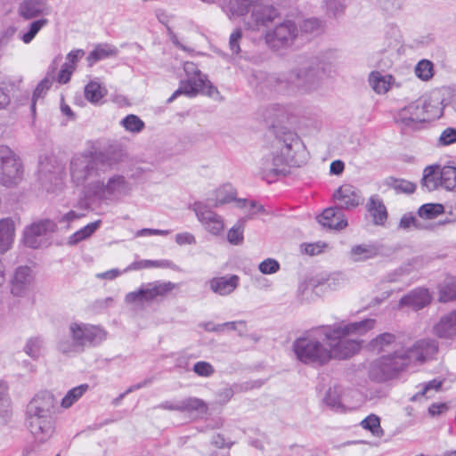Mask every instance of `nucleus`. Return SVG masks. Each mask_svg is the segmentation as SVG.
Listing matches in <instances>:
<instances>
[{"mask_svg": "<svg viewBox=\"0 0 456 456\" xmlns=\"http://www.w3.org/2000/svg\"><path fill=\"white\" fill-rule=\"evenodd\" d=\"M375 325L374 319L322 325L297 338L293 351L298 361L313 366H323L332 359L346 360L360 351L363 341L359 338Z\"/></svg>", "mask_w": 456, "mask_h": 456, "instance_id": "obj_1", "label": "nucleus"}, {"mask_svg": "<svg viewBox=\"0 0 456 456\" xmlns=\"http://www.w3.org/2000/svg\"><path fill=\"white\" fill-rule=\"evenodd\" d=\"M437 350L438 345L433 339H419L412 344L402 345L392 353L374 360L370 365V376L378 382L393 379L408 368L431 359Z\"/></svg>", "mask_w": 456, "mask_h": 456, "instance_id": "obj_2", "label": "nucleus"}, {"mask_svg": "<svg viewBox=\"0 0 456 456\" xmlns=\"http://www.w3.org/2000/svg\"><path fill=\"white\" fill-rule=\"evenodd\" d=\"M324 77V68L319 61H306L289 70L271 74L266 84L278 94L296 95L317 90Z\"/></svg>", "mask_w": 456, "mask_h": 456, "instance_id": "obj_3", "label": "nucleus"}, {"mask_svg": "<svg viewBox=\"0 0 456 456\" xmlns=\"http://www.w3.org/2000/svg\"><path fill=\"white\" fill-rule=\"evenodd\" d=\"M306 150L295 134H289L283 140L277 139L269 153L260 162V175L263 179L272 183L279 175H285L291 167H300L306 162Z\"/></svg>", "mask_w": 456, "mask_h": 456, "instance_id": "obj_4", "label": "nucleus"}, {"mask_svg": "<svg viewBox=\"0 0 456 456\" xmlns=\"http://www.w3.org/2000/svg\"><path fill=\"white\" fill-rule=\"evenodd\" d=\"M56 401L50 392L36 395L27 406L26 424L38 444L48 441L54 433L53 410Z\"/></svg>", "mask_w": 456, "mask_h": 456, "instance_id": "obj_5", "label": "nucleus"}, {"mask_svg": "<svg viewBox=\"0 0 456 456\" xmlns=\"http://www.w3.org/2000/svg\"><path fill=\"white\" fill-rule=\"evenodd\" d=\"M109 157L107 153L99 152H82L75 154L69 163V175L73 183L76 185L86 186L93 181L99 180L102 168L107 164Z\"/></svg>", "mask_w": 456, "mask_h": 456, "instance_id": "obj_6", "label": "nucleus"}, {"mask_svg": "<svg viewBox=\"0 0 456 456\" xmlns=\"http://www.w3.org/2000/svg\"><path fill=\"white\" fill-rule=\"evenodd\" d=\"M442 114L437 104L422 96L401 108L395 116V122L404 129L417 130L425 123L439 118Z\"/></svg>", "mask_w": 456, "mask_h": 456, "instance_id": "obj_7", "label": "nucleus"}, {"mask_svg": "<svg viewBox=\"0 0 456 456\" xmlns=\"http://www.w3.org/2000/svg\"><path fill=\"white\" fill-rule=\"evenodd\" d=\"M133 190V183L121 174H113L106 181L99 179L87 185V192L102 201H119L129 197Z\"/></svg>", "mask_w": 456, "mask_h": 456, "instance_id": "obj_8", "label": "nucleus"}, {"mask_svg": "<svg viewBox=\"0 0 456 456\" xmlns=\"http://www.w3.org/2000/svg\"><path fill=\"white\" fill-rule=\"evenodd\" d=\"M175 289L171 281H156L142 284L137 290L129 292L125 297V303L137 309H142L146 305L162 297Z\"/></svg>", "mask_w": 456, "mask_h": 456, "instance_id": "obj_9", "label": "nucleus"}, {"mask_svg": "<svg viewBox=\"0 0 456 456\" xmlns=\"http://www.w3.org/2000/svg\"><path fill=\"white\" fill-rule=\"evenodd\" d=\"M23 166L20 159L6 146H0V183L13 186L22 178Z\"/></svg>", "mask_w": 456, "mask_h": 456, "instance_id": "obj_10", "label": "nucleus"}, {"mask_svg": "<svg viewBox=\"0 0 456 456\" xmlns=\"http://www.w3.org/2000/svg\"><path fill=\"white\" fill-rule=\"evenodd\" d=\"M297 34L298 29L295 22L286 20L273 29H268L265 34V41L273 50L284 49L293 45Z\"/></svg>", "mask_w": 456, "mask_h": 456, "instance_id": "obj_11", "label": "nucleus"}, {"mask_svg": "<svg viewBox=\"0 0 456 456\" xmlns=\"http://www.w3.org/2000/svg\"><path fill=\"white\" fill-rule=\"evenodd\" d=\"M69 332L82 351L86 346L101 343L106 338V332L101 327L83 322H71Z\"/></svg>", "mask_w": 456, "mask_h": 456, "instance_id": "obj_12", "label": "nucleus"}, {"mask_svg": "<svg viewBox=\"0 0 456 456\" xmlns=\"http://www.w3.org/2000/svg\"><path fill=\"white\" fill-rule=\"evenodd\" d=\"M198 221L205 230L214 236L220 235L224 230V220L222 216L212 210L202 201L194 202L191 206Z\"/></svg>", "mask_w": 456, "mask_h": 456, "instance_id": "obj_13", "label": "nucleus"}, {"mask_svg": "<svg viewBox=\"0 0 456 456\" xmlns=\"http://www.w3.org/2000/svg\"><path fill=\"white\" fill-rule=\"evenodd\" d=\"M56 227V224L50 219L30 224L24 231V244L31 248H41L46 243L45 236L55 232Z\"/></svg>", "mask_w": 456, "mask_h": 456, "instance_id": "obj_14", "label": "nucleus"}, {"mask_svg": "<svg viewBox=\"0 0 456 456\" xmlns=\"http://www.w3.org/2000/svg\"><path fill=\"white\" fill-rule=\"evenodd\" d=\"M279 17V12L272 5H261L258 4L251 11L250 17L245 22V27L249 30H258L261 27H267Z\"/></svg>", "mask_w": 456, "mask_h": 456, "instance_id": "obj_15", "label": "nucleus"}, {"mask_svg": "<svg viewBox=\"0 0 456 456\" xmlns=\"http://www.w3.org/2000/svg\"><path fill=\"white\" fill-rule=\"evenodd\" d=\"M35 277L31 268L20 266L11 281V292L14 297H26L32 289Z\"/></svg>", "mask_w": 456, "mask_h": 456, "instance_id": "obj_16", "label": "nucleus"}, {"mask_svg": "<svg viewBox=\"0 0 456 456\" xmlns=\"http://www.w3.org/2000/svg\"><path fill=\"white\" fill-rule=\"evenodd\" d=\"M333 199L339 209H351L358 207L362 197L360 191L351 184H343L333 193Z\"/></svg>", "mask_w": 456, "mask_h": 456, "instance_id": "obj_17", "label": "nucleus"}, {"mask_svg": "<svg viewBox=\"0 0 456 456\" xmlns=\"http://www.w3.org/2000/svg\"><path fill=\"white\" fill-rule=\"evenodd\" d=\"M261 3V0H221L219 4L230 20L246 15Z\"/></svg>", "mask_w": 456, "mask_h": 456, "instance_id": "obj_18", "label": "nucleus"}, {"mask_svg": "<svg viewBox=\"0 0 456 456\" xmlns=\"http://www.w3.org/2000/svg\"><path fill=\"white\" fill-rule=\"evenodd\" d=\"M205 75H200L198 78L190 77L181 83L179 88L168 98L167 102H172L177 96L185 94L190 97L195 96L200 92H204L208 84Z\"/></svg>", "mask_w": 456, "mask_h": 456, "instance_id": "obj_19", "label": "nucleus"}, {"mask_svg": "<svg viewBox=\"0 0 456 456\" xmlns=\"http://www.w3.org/2000/svg\"><path fill=\"white\" fill-rule=\"evenodd\" d=\"M18 13L25 20H31L48 14L49 6L46 0H24L19 5Z\"/></svg>", "mask_w": 456, "mask_h": 456, "instance_id": "obj_20", "label": "nucleus"}, {"mask_svg": "<svg viewBox=\"0 0 456 456\" xmlns=\"http://www.w3.org/2000/svg\"><path fill=\"white\" fill-rule=\"evenodd\" d=\"M435 335L440 338H456V310H453L441 317L433 328Z\"/></svg>", "mask_w": 456, "mask_h": 456, "instance_id": "obj_21", "label": "nucleus"}, {"mask_svg": "<svg viewBox=\"0 0 456 456\" xmlns=\"http://www.w3.org/2000/svg\"><path fill=\"white\" fill-rule=\"evenodd\" d=\"M431 302V296L427 289L419 288L413 289L409 294L402 297L399 301L401 306H410L414 310H419Z\"/></svg>", "mask_w": 456, "mask_h": 456, "instance_id": "obj_22", "label": "nucleus"}, {"mask_svg": "<svg viewBox=\"0 0 456 456\" xmlns=\"http://www.w3.org/2000/svg\"><path fill=\"white\" fill-rule=\"evenodd\" d=\"M317 219L321 225L330 229L341 230L347 225L344 215L333 208H326Z\"/></svg>", "mask_w": 456, "mask_h": 456, "instance_id": "obj_23", "label": "nucleus"}, {"mask_svg": "<svg viewBox=\"0 0 456 456\" xmlns=\"http://www.w3.org/2000/svg\"><path fill=\"white\" fill-rule=\"evenodd\" d=\"M367 211L372 217L373 224L383 225L387 219V211L385 204L379 195H371L366 205Z\"/></svg>", "mask_w": 456, "mask_h": 456, "instance_id": "obj_24", "label": "nucleus"}, {"mask_svg": "<svg viewBox=\"0 0 456 456\" xmlns=\"http://www.w3.org/2000/svg\"><path fill=\"white\" fill-rule=\"evenodd\" d=\"M15 225L10 217L0 219V254L8 251L14 241Z\"/></svg>", "mask_w": 456, "mask_h": 456, "instance_id": "obj_25", "label": "nucleus"}, {"mask_svg": "<svg viewBox=\"0 0 456 456\" xmlns=\"http://www.w3.org/2000/svg\"><path fill=\"white\" fill-rule=\"evenodd\" d=\"M210 289L216 294L226 296L231 294L239 285V277L231 275L213 278L209 281Z\"/></svg>", "mask_w": 456, "mask_h": 456, "instance_id": "obj_26", "label": "nucleus"}, {"mask_svg": "<svg viewBox=\"0 0 456 456\" xmlns=\"http://www.w3.org/2000/svg\"><path fill=\"white\" fill-rule=\"evenodd\" d=\"M369 83L375 93L385 94L394 85L395 78L391 75H383L379 71H372L369 76Z\"/></svg>", "mask_w": 456, "mask_h": 456, "instance_id": "obj_27", "label": "nucleus"}, {"mask_svg": "<svg viewBox=\"0 0 456 456\" xmlns=\"http://www.w3.org/2000/svg\"><path fill=\"white\" fill-rule=\"evenodd\" d=\"M395 341L396 338L395 334L385 332L371 339L368 344V349L374 354L386 352L393 348L394 346H396Z\"/></svg>", "mask_w": 456, "mask_h": 456, "instance_id": "obj_28", "label": "nucleus"}, {"mask_svg": "<svg viewBox=\"0 0 456 456\" xmlns=\"http://www.w3.org/2000/svg\"><path fill=\"white\" fill-rule=\"evenodd\" d=\"M440 170L441 167L438 165H432L425 167L421 184L428 191H435L441 187Z\"/></svg>", "mask_w": 456, "mask_h": 456, "instance_id": "obj_29", "label": "nucleus"}, {"mask_svg": "<svg viewBox=\"0 0 456 456\" xmlns=\"http://www.w3.org/2000/svg\"><path fill=\"white\" fill-rule=\"evenodd\" d=\"M378 255V248L371 244H360L352 247L349 256L354 262L366 261Z\"/></svg>", "mask_w": 456, "mask_h": 456, "instance_id": "obj_30", "label": "nucleus"}, {"mask_svg": "<svg viewBox=\"0 0 456 456\" xmlns=\"http://www.w3.org/2000/svg\"><path fill=\"white\" fill-rule=\"evenodd\" d=\"M118 53V49L109 44H99L95 48L90 52L87 56L89 66L94 65L97 61L106 59L110 56H115Z\"/></svg>", "mask_w": 456, "mask_h": 456, "instance_id": "obj_31", "label": "nucleus"}, {"mask_svg": "<svg viewBox=\"0 0 456 456\" xmlns=\"http://www.w3.org/2000/svg\"><path fill=\"white\" fill-rule=\"evenodd\" d=\"M236 196L237 191L231 184H224L215 191L213 206L218 208L232 201L236 204Z\"/></svg>", "mask_w": 456, "mask_h": 456, "instance_id": "obj_32", "label": "nucleus"}, {"mask_svg": "<svg viewBox=\"0 0 456 456\" xmlns=\"http://www.w3.org/2000/svg\"><path fill=\"white\" fill-rule=\"evenodd\" d=\"M181 401V412L206 414L208 406L206 402L197 397H187Z\"/></svg>", "mask_w": 456, "mask_h": 456, "instance_id": "obj_33", "label": "nucleus"}, {"mask_svg": "<svg viewBox=\"0 0 456 456\" xmlns=\"http://www.w3.org/2000/svg\"><path fill=\"white\" fill-rule=\"evenodd\" d=\"M44 350L45 341L41 337H32L28 338L23 348L25 354L34 360H37L41 357Z\"/></svg>", "mask_w": 456, "mask_h": 456, "instance_id": "obj_34", "label": "nucleus"}, {"mask_svg": "<svg viewBox=\"0 0 456 456\" xmlns=\"http://www.w3.org/2000/svg\"><path fill=\"white\" fill-rule=\"evenodd\" d=\"M101 223V220H97L84 226L69 237L68 243L69 245H76L80 241L89 238L100 227Z\"/></svg>", "mask_w": 456, "mask_h": 456, "instance_id": "obj_35", "label": "nucleus"}, {"mask_svg": "<svg viewBox=\"0 0 456 456\" xmlns=\"http://www.w3.org/2000/svg\"><path fill=\"white\" fill-rule=\"evenodd\" d=\"M456 299V279L446 277L439 289V301L448 302Z\"/></svg>", "mask_w": 456, "mask_h": 456, "instance_id": "obj_36", "label": "nucleus"}, {"mask_svg": "<svg viewBox=\"0 0 456 456\" xmlns=\"http://www.w3.org/2000/svg\"><path fill=\"white\" fill-rule=\"evenodd\" d=\"M89 386L87 384H82L76 387L71 388L67 392L65 396L61 402V406L64 409L70 408L76 402H77L83 395L88 390Z\"/></svg>", "mask_w": 456, "mask_h": 456, "instance_id": "obj_37", "label": "nucleus"}, {"mask_svg": "<svg viewBox=\"0 0 456 456\" xmlns=\"http://www.w3.org/2000/svg\"><path fill=\"white\" fill-rule=\"evenodd\" d=\"M289 109L279 103L268 105L263 111V117L267 121H273L288 117Z\"/></svg>", "mask_w": 456, "mask_h": 456, "instance_id": "obj_38", "label": "nucleus"}, {"mask_svg": "<svg viewBox=\"0 0 456 456\" xmlns=\"http://www.w3.org/2000/svg\"><path fill=\"white\" fill-rule=\"evenodd\" d=\"M441 188L453 191L456 188V167L445 166L440 170Z\"/></svg>", "mask_w": 456, "mask_h": 456, "instance_id": "obj_39", "label": "nucleus"}, {"mask_svg": "<svg viewBox=\"0 0 456 456\" xmlns=\"http://www.w3.org/2000/svg\"><path fill=\"white\" fill-rule=\"evenodd\" d=\"M236 208L244 209L246 218H252L258 213H265L263 205L256 200H248L247 199H239L236 200Z\"/></svg>", "mask_w": 456, "mask_h": 456, "instance_id": "obj_40", "label": "nucleus"}, {"mask_svg": "<svg viewBox=\"0 0 456 456\" xmlns=\"http://www.w3.org/2000/svg\"><path fill=\"white\" fill-rule=\"evenodd\" d=\"M399 228L403 231L425 230L428 225L411 213H407L401 217Z\"/></svg>", "mask_w": 456, "mask_h": 456, "instance_id": "obj_41", "label": "nucleus"}, {"mask_svg": "<svg viewBox=\"0 0 456 456\" xmlns=\"http://www.w3.org/2000/svg\"><path fill=\"white\" fill-rule=\"evenodd\" d=\"M360 425L363 429L370 431L376 437H381L384 435V430L380 426V419L375 414L367 416L361 421Z\"/></svg>", "mask_w": 456, "mask_h": 456, "instance_id": "obj_42", "label": "nucleus"}, {"mask_svg": "<svg viewBox=\"0 0 456 456\" xmlns=\"http://www.w3.org/2000/svg\"><path fill=\"white\" fill-rule=\"evenodd\" d=\"M445 211V207L439 203H428L422 205L419 210L418 215L421 218L434 219Z\"/></svg>", "mask_w": 456, "mask_h": 456, "instance_id": "obj_43", "label": "nucleus"}, {"mask_svg": "<svg viewBox=\"0 0 456 456\" xmlns=\"http://www.w3.org/2000/svg\"><path fill=\"white\" fill-rule=\"evenodd\" d=\"M106 90L97 82H90L85 87L86 99L93 103H97L104 96Z\"/></svg>", "mask_w": 456, "mask_h": 456, "instance_id": "obj_44", "label": "nucleus"}, {"mask_svg": "<svg viewBox=\"0 0 456 456\" xmlns=\"http://www.w3.org/2000/svg\"><path fill=\"white\" fill-rule=\"evenodd\" d=\"M120 125L128 132L138 134L142 132L145 126L144 122L136 115L129 114L125 117Z\"/></svg>", "mask_w": 456, "mask_h": 456, "instance_id": "obj_45", "label": "nucleus"}, {"mask_svg": "<svg viewBox=\"0 0 456 456\" xmlns=\"http://www.w3.org/2000/svg\"><path fill=\"white\" fill-rule=\"evenodd\" d=\"M442 386V381L438 379H433L427 384H425L421 390H419L417 394H415L411 397V401L419 400L421 397L430 398L434 395L436 392L439 390Z\"/></svg>", "mask_w": 456, "mask_h": 456, "instance_id": "obj_46", "label": "nucleus"}, {"mask_svg": "<svg viewBox=\"0 0 456 456\" xmlns=\"http://www.w3.org/2000/svg\"><path fill=\"white\" fill-rule=\"evenodd\" d=\"M53 82V78L50 77H45L36 87L32 95V103H31V110L34 114L36 111V102L38 99L42 98L49 88L52 86Z\"/></svg>", "mask_w": 456, "mask_h": 456, "instance_id": "obj_47", "label": "nucleus"}, {"mask_svg": "<svg viewBox=\"0 0 456 456\" xmlns=\"http://www.w3.org/2000/svg\"><path fill=\"white\" fill-rule=\"evenodd\" d=\"M416 76L423 80L428 81L434 76V65L428 60H421L415 66Z\"/></svg>", "mask_w": 456, "mask_h": 456, "instance_id": "obj_48", "label": "nucleus"}, {"mask_svg": "<svg viewBox=\"0 0 456 456\" xmlns=\"http://www.w3.org/2000/svg\"><path fill=\"white\" fill-rule=\"evenodd\" d=\"M58 350L65 354H76L82 352L78 344H77L74 338L70 335L69 337H63L60 338L57 345Z\"/></svg>", "mask_w": 456, "mask_h": 456, "instance_id": "obj_49", "label": "nucleus"}, {"mask_svg": "<svg viewBox=\"0 0 456 456\" xmlns=\"http://www.w3.org/2000/svg\"><path fill=\"white\" fill-rule=\"evenodd\" d=\"M48 24L47 19H40L37 20H35L29 24L28 31L26 33H23L20 37V39L25 44H29L36 35L40 31L42 28L46 26Z\"/></svg>", "mask_w": 456, "mask_h": 456, "instance_id": "obj_50", "label": "nucleus"}, {"mask_svg": "<svg viewBox=\"0 0 456 456\" xmlns=\"http://www.w3.org/2000/svg\"><path fill=\"white\" fill-rule=\"evenodd\" d=\"M244 224L243 220H240L227 232V240L231 244L239 245L243 241Z\"/></svg>", "mask_w": 456, "mask_h": 456, "instance_id": "obj_51", "label": "nucleus"}, {"mask_svg": "<svg viewBox=\"0 0 456 456\" xmlns=\"http://www.w3.org/2000/svg\"><path fill=\"white\" fill-rule=\"evenodd\" d=\"M165 266V261H157V260H141L132 263L127 268L124 270V272H128L131 270H139L145 268H152V267H163Z\"/></svg>", "mask_w": 456, "mask_h": 456, "instance_id": "obj_52", "label": "nucleus"}, {"mask_svg": "<svg viewBox=\"0 0 456 456\" xmlns=\"http://www.w3.org/2000/svg\"><path fill=\"white\" fill-rule=\"evenodd\" d=\"M192 370L198 376L205 378L210 377L215 373V369L212 364L204 361L197 362L193 365Z\"/></svg>", "mask_w": 456, "mask_h": 456, "instance_id": "obj_53", "label": "nucleus"}, {"mask_svg": "<svg viewBox=\"0 0 456 456\" xmlns=\"http://www.w3.org/2000/svg\"><path fill=\"white\" fill-rule=\"evenodd\" d=\"M56 167L52 158L45 157L39 161L38 173L40 177H47L48 175L55 173Z\"/></svg>", "mask_w": 456, "mask_h": 456, "instance_id": "obj_54", "label": "nucleus"}, {"mask_svg": "<svg viewBox=\"0 0 456 456\" xmlns=\"http://www.w3.org/2000/svg\"><path fill=\"white\" fill-rule=\"evenodd\" d=\"M222 333L226 330H236L240 336H244L247 332V325L244 321L227 322L221 323Z\"/></svg>", "mask_w": 456, "mask_h": 456, "instance_id": "obj_55", "label": "nucleus"}, {"mask_svg": "<svg viewBox=\"0 0 456 456\" xmlns=\"http://www.w3.org/2000/svg\"><path fill=\"white\" fill-rule=\"evenodd\" d=\"M242 38V30L236 28L230 36L229 48L233 54H239L241 52L240 41Z\"/></svg>", "mask_w": 456, "mask_h": 456, "instance_id": "obj_56", "label": "nucleus"}, {"mask_svg": "<svg viewBox=\"0 0 456 456\" xmlns=\"http://www.w3.org/2000/svg\"><path fill=\"white\" fill-rule=\"evenodd\" d=\"M258 268L264 274H272L279 271L280 264L275 259L267 258L259 264Z\"/></svg>", "mask_w": 456, "mask_h": 456, "instance_id": "obj_57", "label": "nucleus"}, {"mask_svg": "<svg viewBox=\"0 0 456 456\" xmlns=\"http://www.w3.org/2000/svg\"><path fill=\"white\" fill-rule=\"evenodd\" d=\"M392 186L395 191L404 193H411L416 189L413 183L403 179H394Z\"/></svg>", "mask_w": 456, "mask_h": 456, "instance_id": "obj_58", "label": "nucleus"}, {"mask_svg": "<svg viewBox=\"0 0 456 456\" xmlns=\"http://www.w3.org/2000/svg\"><path fill=\"white\" fill-rule=\"evenodd\" d=\"M439 144L443 146L456 142V128L447 127L440 134Z\"/></svg>", "mask_w": 456, "mask_h": 456, "instance_id": "obj_59", "label": "nucleus"}, {"mask_svg": "<svg viewBox=\"0 0 456 456\" xmlns=\"http://www.w3.org/2000/svg\"><path fill=\"white\" fill-rule=\"evenodd\" d=\"M175 243L179 246L196 244L195 236L188 232L176 233L175 236Z\"/></svg>", "mask_w": 456, "mask_h": 456, "instance_id": "obj_60", "label": "nucleus"}, {"mask_svg": "<svg viewBox=\"0 0 456 456\" xmlns=\"http://www.w3.org/2000/svg\"><path fill=\"white\" fill-rule=\"evenodd\" d=\"M75 68L69 63H64L58 74V82L60 84H66L70 80V77L74 72Z\"/></svg>", "mask_w": 456, "mask_h": 456, "instance_id": "obj_61", "label": "nucleus"}, {"mask_svg": "<svg viewBox=\"0 0 456 456\" xmlns=\"http://www.w3.org/2000/svg\"><path fill=\"white\" fill-rule=\"evenodd\" d=\"M327 9L334 17H338L344 12L345 5L339 0H329L326 2Z\"/></svg>", "mask_w": 456, "mask_h": 456, "instance_id": "obj_62", "label": "nucleus"}, {"mask_svg": "<svg viewBox=\"0 0 456 456\" xmlns=\"http://www.w3.org/2000/svg\"><path fill=\"white\" fill-rule=\"evenodd\" d=\"M16 34V28L10 26L4 29L0 34V45L5 46L14 37Z\"/></svg>", "mask_w": 456, "mask_h": 456, "instance_id": "obj_63", "label": "nucleus"}, {"mask_svg": "<svg viewBox=\"0 0 456 456\" xmlns=\"http://www.w3.org/2000/svg\"><path fill=\"white\" fill-rule=\"evenodd\" d=\"M321 27V23L317 19H307L303 21L301 29L306 33H314L317 31Z\"/></svg>", "mask_w": 456, "mask_h": 456, "instance_id": "obj_64", "label": "nucleus"}]
</instances>
